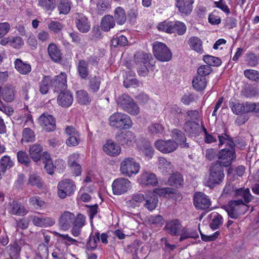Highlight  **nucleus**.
<instances>
[{
  "label": "nucleus",
  "mask_w": 259,
  "mask_h": 259,
  "mask_svg": "<svg viewBox=\"0 0 259 259\" xmlns=\"http://www.w3.org/2000/svg\"><path fill=\"white\" fill-rule=\"evenodd\" d=\"M223 208L226 211L229 218L237 219L243 214L247 210L248 206L241 199L230 201Z\"/></svg>",
  "instance_id": "nucleus-1"
},
{
  "label": "nucleus",
  "mask_w": 259,
  "mask_h": 259,
  "mask_svg": "<svg viewBox=\"0 0 259 259\" xmlns=\"http://www.w3.org/2000/svg\"><path fill=\"white\" fill-rule=\"evenodd\" d=\"M118 106L132 115H137L140 109L135 101L130 96L123 94L116 99Z\"/></svg>",
  "instance_id": "nucleus-2"
},
{
  "label": "nucleus",
  "mask_w": 259,
  "mask_h": 259,
  "mask_svg": "<svg viewBox=\"0 0 259 259\" xmlns=\"http://www.w3.org/2000/svg\"><path fill=\"white\" fill-rule=\"evenodd\" d=\"M159 30L168 33H176L179 35H183L186 31L187 27L184 23L177 21H164L159 23L157 26Z\"/></svg>",
  "instance_id": "nucleus-3"
},
{
  "label": "nucleus",
  "mask_w": 259,
  "mask_h": 259,
  "mask_svg": "<svg viewBox=\"0 0 259 259\" xmlns=\"http://www.w3.org/2000/svg\"><path fill=\"white\" fill-rule=\"evenodd\" d=\"M109 121L110 126L119 129H129L133 125L132 121L128 115L118 112L110 116Z\"/></svg>",
  "instance_id": "nucleus-4"
},
{
  "label": "nucleus",
  "mask_w": 259,
  "mask_h": 259,
  "mask_svg": "<svg viewBox=\"0 0 259 259\" xmlns=\"http://www.w3.org/2000/svg\"><path fill=\"white\" fill-rule=\"evenodd\" d=\"M223 167L219 162L211 164L209 168V176L207 181V185L213 188L220 184L224 178Z\"/></svg>",
  "instance_id": "nucleus-5"
},
{
  "label": "nucleus",
  "mask_w": 259,
  "mask_h": 259,
  "mask_svg": "<svg viewBox=\"0 0 259 259\" xmlns=\"http://www.w3.org/2000/svg\"><path fill=\"white\" fill-rule=\"evenodd\" d=\"M139 163L133 157L125 158L120 163V171L125 177H130L137 174L140 170Z\"/></svg>",
  "instance_id": "nucleus-6"
},
{
  "label": "nucleus",
  "mask_w": 259,
  "mask_h": 259,
  "mask_svg": "<svg viewBox=\"0 0 259 259\" xmlns=\"http://www.w3.org/2000/svg\"><path fill=\"white\" fill-rule=\"evenodd\" d=\"M57 194L61 199H64L71 196L76 190V185L71 179H64L59 182Z\"/></svg>",
  "instance_id": "nucleus-7"
},
{
  "label": "nucleus",
  "mask_w": 259,
  "mask_h": 259,
  "mask_svg": "<svg viewBox=\"0 0 259 259\" xmlns=\"http://www.w3.org/2000/svg\"><path fill=\"white\" fill-rule=\"evenodd\" d=\"M153 54L159 61L167 62L172 58V53L169 49L163 43L156 41L153 45Z\"/></svg>",
  "instance_id": "nucleus-8"
},
{
  "label": "nucleus",
  "mask_w": 259,
  "mask_h": 259,
  "mask_svg": "<svg viewBox=\"0 0 259 259\" xmlns=\"http://www.w3.org/2000/svg\"><path fill=\"white\" fill-rule=\"evenodd\" d=\"M218 159L215 162H219L223 167L230 166L236 159V153L234 148L222 149L218 154Z\"/></svg>",
  "instance_id": "nucleus-9"
},
{
  "label": "nucleus",
  "mask_w": 259,
  "mask_h": 259,
  "mask_svg": "<svg viewBox=\"0 0 259 259\" xmlns=\"http://www.w3.org/2000/svg\"><path fill=\"white\" fill-rule=\"evenodd\" d=\"M50 88L54 93H59L67 88V75L61 72L59 75L50 78Z\"/></svg>",
  "instance_id": "nucleus-10"
},
{
  "label": "nucleus",
  "mask_w": 259,
  "mask_h": 259,
  "mask_svg": "<svg viewBox=\"0 0 259 259\" xmlns=\"http://www.w3.org/2000/svg\"><path fill=\"white\" fill-rule=\"evenodd\" d=\"M131 186V183L127 179H116L112 185L113 193L115 195H121L130 189Z\"/></svg>",
  "instance_id": "nucleus-11"
},
{
  "label": "nucleus",
  "mask_w": 259,
  "mask_h": 259,
  "mask_svg": "<svg viewBox=\"0 0 259 259\" xmlns=\"http://www.w3.org/2000/svg\"><path fill=\"white\" fill-rule=\"evenodd\" d=\"M38 122L47 132L54 131L56 128L55 118L51 115L44 113L38 118Z\"/></svg>",
  "instance_id": "nucleus-12"
},
{
  "label": "nucleus",
  "mask_w": 259,
  "mask_h": 259,
  "mask_svg": "<svg viewBox=\"0 0 259 259\" xmlns=\"http://www.w3.org/2000/svg\"><path fill=\"white\" fill-rule=\"evenodd\" d=\"M155 148L163 153H169L175 151L177 149V144L173 140H157L155 142Z\"/></svg>",
  "instance_id": "nucleus-13"
},
{
  "label": "nucleus",
  "mask_w": 259,
  "mask_h": 259,
  "mask_svg": "<svg viewBox=\"0 0 259 259\" xmlns=\"http://www.w3.org/2000/svg\"><path fill=\"white\" fill-rule=\"evenodd\" d=\"M74 21L77 29L81 33L89 31L91 25L88 18L82 13H75L73 17Z\"/></svg>",
  "instance_id": "nucleus-14"
},
{
  "label": "nucleus",
  "mask_w": 259,
  "mask_h": 259,
  "mask_svg": "<svg viewBox=\"0 0 259 259\" xmlns=\"http://www.w3.org/2000/svg\"><path fill=\"white\" fill-rule=\"evenodd\" d=\"M76 221V217L73 213L66 211L61 215L59 220L60 228L63 231L68 230Z\"/></svg>",
  "instance_id": "nucleus-15"
},
{
  "label": "nucleus",
  "mask_w": 259,
  "mask_h": 259,
  "mask_svg": "<svg viewBox=\"0 0 259 259\" xmlns=\"http://www.w3.org/2000/svg\"><path fill=\"white\" fill-rule=\"evenodd\" d=\"M139 183L145 186H155L158 184L156 175L150 171L144 170L138 179Z\"/></svg>",
  "instance_id": "nucleus-16"
},
{
  "label": "nucleus",
  "mask_w": 259,
  "mask_h": 259,
  "mask_svg": "<svg viewBox=\"0 0 259 259\" xmlns=\"http://www.w3.org/2000/svg\"><path fill=\"white\" fill-rule=\"evenodd\" d=\"M194 204L198 209H206L210 205V200L208 197L201 192L195 194L194 196Z\"/></svg>",
  "instance_id": "nucleus-17"
},
{
  "label": "nucleus",
  "mask_w": 259,
  "mask_h": 259,
  "mask_svg": "<svg viewBox=\"0 0 259 259\" xmlns=\"http://www.w3.org/2000/svg\"><path fill=\"white\" fill-rule=\"evenodd\" d=\"M195 0H176V6L182 15H189L193 11Z\"/></svg>",
  "instance_id": "nucleus-18"
},
{
  "label": "nucleus",
  "mask_w": 259,
  "mask_h": 259,
  "mask_svg": "<svg viewBox=\"0 0 259 259\" xmlns=\"http://www.w3.org/2000/svg\"><path fill=\"white\" fill-rule=\"evenodd\" d=\"M182 225L178 220H172L166 222L165 231L172 236H179Z\"/></svg>",
  "instance_id": "nucleus-19"
},
{
  "label": "nucleus",
  "mask_w": 259,
  "mask_h": 259,
  "mask_svg": "<svg viewBox=\"0 0 259 259\" xmlns=\"http://www.w3.org/2000/svg\"><path fill=\"white\" fill-rule=\"evenodd\" d=\"M73 101V97L72 93L66 90L59 93L57 97V103L59 105L65 108L70 106Z\"/></svg>",
  "instance_id": "nucleus-20"
},
{
  "label": "nucleus",
  "mask_w": 259,
  "mask_h": 259,
  "mask_svg": "<svg viewBox=\"0 0 259 259\" xmlns=\"http://www.w3.org/2000/svg\"><path fill=\"white\" fill-rule=\"evenodd\" d=\"M171 137L173 141L177 144V147L179 145L181 148L189 147V144L186 143V137L181 131L177 128L174 129L171 132Z\"/></svg>",
  "instance_id": "nucleus-21"
},
{
  "label": "nucleus",
  "mask_w": 259,
  "mask_h": 259,
  "mask_svg": "<svg viewBox=\"0 0 259 259\" xmlns=\"http://www.w3.org/2000/svg\"><path fill=\"white\" fill-rule=\"evenodd\" d=\"M85 217L81 213H78L76 217V221L72 225V228L71 230V234L74 237H78L81 233V229L84 226Z\"/></svg>",
  "instance_id": "nucleus-22"
},
{
  "label": "nucleus",
  "mask_w": 259,
  "mask_h": 259,
  "mask_svg": "<svg viewBox=\"0 0 259 259\" xmlns=\"http://www.w3.org/2000/svg\"><path fill=\"white\" fill-rule=\"evenodd\" d=\"M10 213L18 216H24L28 213V210L20 202L13 200L9 204Z\"/></svg>",
  "instance_id": "nucleus-23"
},
{
  "label": "nucleus",
  "mask_w": 259,
  "mask_h": 259,
  "mask_svg": "<svg viewBox=\"0 0 259 259\" xmlns=\"http://www.w3.org/2000/svg\"><path fill=\"white\" fill-rule=\"evenodd\" d=\"M32 222L34 225L39 227H47L55 224V220L52 218L32 216Z\"/></svg>",
  "instance_id": "nucleus-24"
},
{
  "label": "nucleus",
  "mask_w": 259,
  "mask_h": 259,
  "mask_svg": "<svg viewBox=\"0 0 259 259\" xmlns=\"http://www.w3.org/2000/svg\"><path fill=\"white\" fill-rule=\"evenodd\" d=\"M23 245L24 242L21 240L15 241L13 244L9 245L7 248L8 256L19 258L21 247Z\"/></svg>",
  "instance_id": "nucleus-25"
},
{
  "label": "nucleus",
  "mask_w": 259,
  "mask_h": 259,
  "mask_svg": "<svg viewBox=\"0 0 259 259\" xmlns=\"http://www.w3.org/2000/svg\"><path fill=\"white\" fill-rule=\"evenodd\" d=\"M144 201L145 202L144 206L151 211L157 207L158 201V197L154 193L149 192L145 195Z\"/></svg>",
  "instance_id": "nucleus-26"
},
{
  "label": "nucleus",
  "mask_w": 259,
  "mask_h": 259,
  "mask_svg": "<svg viewBox=\"0 0 259 259\" xmlns=\"http://www.w3.org/2000/svg\"><path fill=\"white\" fill-rule=\"evenodd\" d=\"M103 150L107 155L110 156H117L120 153L121 150L118 144L109 141L103 146Z\"/></svg>",
  "instance_id": "nucleus-27"
},
{
  "label": "nucleus",
  "mask_w": 259,
  "mask_h": 259,
  "mask_svg": "<svg viewBox=\"0 0 259 259\" xmlns=\"http://www.w3.org/2000/svg\"><path fill=\"white\" fill-rule=\"evenodd\" d=\"M48 52L50 58L55 62L61 60L62 54L56 44L51 43L48 47Z\"/></svg>",
  "instance_id": "nucleus-28"
},
{
  "label": "nucleus",
  "mask_w": 259,
  "mask_h": 259,
  "mask_svg": "<svg viewBox=\"0 0 259 259\" xmlns=\"http://www.w3.org/2000/svg\"><path fill=\"white\" fill-rule=\"evenodd\" d=\"M15 68L21 74H28L31 71V65L26 62H23L21 59L17 58L14 61Z\"/></svg>",
  "instance_id": "nucleus-29"
},
{
  "label": "nucleus",
  "mask_w": 259,
  "mask_h": 259,
  "mask_svg": "<svg viewBox=\"0 0 259 259\" xmlns=\"http://www.w3.org/2000/svg\"><path fill=\"white\" fill-rule=\"evenodd\" d=\"M188 44L191 50L201 54L204 51L202 47V41L198 37L192 36L188 41Z\"/></svg>",
  "instance_id": "nucleus-30"
},
{
  "label": "nucleus",
  "mask_w": 259,
  "mask_h": 259,
  "mask_svg": "<svg viewBox=\"0 0 259 259\" xmlns=\"http://www.w3.org/2000/svg\"><path fill=\"white\" fill-rule=\"evenodd\" d=\"M184 179L182 175L179 172L173 173L168 179V184L176 188L183 186Z\"/></svg>",
  "instance_id": "nucleus-31"
},
{
  "label": "nucleus",
  "mask_w": 259,
  "mask_h": 259,
  "mask_svg": "<svg viewBox=\"0 0 259 259\" xmlns=\"http://www.w3.org/2000/svg\"><path fill=\"white\" fill-rule=\"evenodd\" d=\"M115 26L113 16L110 15L104 16L101 21V27L104 31L108 32Z\"/></svg>",
  "instance_id": "nucleus-32"
},
{
  "label": "nucleus",
  "mask_w": 259,
  "mask_h": 259,
  "mask_svg": "<svg viewBox=\"0 0 259 259\" xmlns=\"http://www.w3.org/2000/svg\"><path fill=\"white\" fill-rule=\"evenodd\" d=\"M179 236H180L179 238L180 242H182L189 238L196 239L199 237L196 231L183 226L182 227V230H181Z\"/></svg>",
  "instance_id": "nucleus-33"
},
{
  "label": "nucleus",
  "mask_w": 259,
  "mask_h": 259,
  "mask_svg": "<svg viewBox=\"0 0 259 259\" xmlns=\"http://www.w3.org/2000/svg\"><path fill=\"white\" fill-rule=\"evenodd\" d=\"M114 19L120 25L124 24L126 20V15L123 8L117 7L114 11Z\"/></svg>",
  "instance_id": "nucleus-34"
},
{
  "label": "nucleus",
  "mask_w": 259,
  "mask_h": 259,
  "mask_svg": "<svg viewBox=\"0 0 259 259\" xmlns=\"http://www.w3.org/2000/svg\"><path fill=\"white\" fill-rule=\"evenodd\" d=\"M42 150V146L38 144H35L30 147L29 154L34 161L37 162L40 160Z\"/></svg>",
  "instance_id": "nucleus-35"
},
{
  "label": "nucleus",
  "mask_w": 259,
  "mask_h": 259,
  "mask_svg": "<svg viewBox=\"0 0 259 259\" xmlns=\"http://www.w3.org/2000/svg\"><path fill=\"white\" fill-rule=\"evenodd\" d=\"M116 139L119 144L130 146L132 143V133L128 132L126 133L120 132L116 136Z\"/></svg>",
  "instance_id": "nucleus-36"
},
{
  "label": "nucleus",
  "mask_w": 259,
  "mask_h": 259,
  "mask_svg": "<svg viewBox=\"0 0 259 259\" xmlns=\"http://www.w3.org/2000/svg\"><path fill=\"white\" fill-rule=\"evenodd\" d=\"M234 196L236 197H241L244 199V203H248L251 201L253 198V196L250 193L249 189L248 188H240L236 189L235 191Z\"/></svg>",
  "instance_id": "nucleus-37"
},
{
  "label": "nucleus",
  "mask_w": 259,
  "mask_h": 259,
  "mask_svg": "<svg viewBox=\"0 0 259 259\" xmlns=\"http://www.w3.org/2000/svg\"><path fill=\"white\" fill-rule=\"evenodd\" d=\"M206 84L207 81L205 77L197 75L193 78L192 85L196 91H203L206 88Z\"/></svg>",
  "instance_id": "nucleus-38"
},
{
  "label": "nucleus",
  "mask_w": 259,
  "mask_h": 259,
  "mask_svg": "<svg viewBox=\"0 0 259 259\" xmlns=\"http://www.w3.org/2000/svg\"><path fill=\"white\" fill-rule=\"evenodd\" d=\"M173 165L163 157H159L158 159V169L163 175L169 173L172 168Z\"/></svg>",
  "instance_id": "nucleus-39"
},
{
  "label": "nucleus",
  "mask_w": 259,
  "mask_h": 259,
  "mask_svg": "<svg viewBox=\"0 0 259 259\" xmlns=\"http://www.w3.org/2000/svg\"><path fill=\"white\" fill-rule=\"evenodd\" d=\"M79 76L82 79H85L89 75L88 63L84 60H79L77 65Z\"/></svg>",
  "instance_id": "nucleus-40"
},
{
  "label": "nucleus",
  "mask_w": 259,
  "mask_h": 259,
  "mask_svg": "<svg viewBox=\"0 0 259 259\" xmlns=\"http://www.w3.org/2000/svg\"><path fill=\"white\" fill-rule=\"evenodd\" d=\"M218 137L219 140V146H221L226 143V146L229 148H234L235 147L234 141L232 137L227 134H218Z\"/></svg>",
  "instance_id": "nucleus-41"
},
{
  "label": "nucleus",
  "mask_w": 259,
  "mask_h": 259,
  "mask_svg": "<svg viewBox=\"0 0 259 259\" xmlns=\"http://www.w3.org/2000/svg\"><path fill=\"white\" fill-rule=\"evenodd\" d=\"M151 57V55L142 52H137L134 55L135 62L137 64L139 65H146L149 63Z\"/></svg>",
  "instance_id": "nucleus-42"
},
{
  "label": "nucleus",
  "mask_w": 259,
  "mask_h": 259,
  "mask_svg": "<svg viewBox=\"0 0 259 259\" xmlns=\"http://www.w3.org/2000/svg\"><path fill=\"white\" fill-rule=\"evenodd\" d=\"M76 99L78 102L81 105L89 104L92 100V98L88 92L82 90L76 92Z\"/></svg>",
  "instance_id": "nucleus-43"
},
{
  "label": "nucleus",
  "mask_w": 259,
  "mask_h": 259,
  "mask_svg": "<svg viewBox=\"0 0 259 259\" xmlns=\"http://www.w3.org/2000/svg\"><path fill=\"white\" fill-rule=\"evenodd\" d=\"M184 128L186 133L193 136L198 133L199 124L195 121L189 120L185 122Z\"/></svg>",
  "instance_id": "nucleus-44"
},
{
  "label": "nucleus",
  "mask_w": 259,
  "mask_h": 259,
  "mask_svg": "<svg viewBox=\"0 0 259 259\" xmlns=\"http://www.w3.org/2000/svg\"><path fill=\"white\" fill-rule=\"evenodd\" d=\"M71 2L70 0H60L58 9L60 14L66 15L70 11Z\"/></svg>",
  "instance_id": "nucleus-45"
},
{
  "label": "nucleus",
  "mask_w": 259,
  "mask_h": 259,
  "mask_svg": "<svg viewBox=\"0 0 259 259\" xmlns=\"http://www.w3.org/2000/svg\"><path fill=\"white\" fill-rule=\"evenodd\" d=\"M100 241V233L95 232V234L91 235L87 244V248L89 250H94L97 247V242Z\"/></svg>",
  "instance_id": "nucleus-46"
},
{
  "label": "nucleus",
  "mask_w": 259,
  "mask_h": 259,
  "mask_svg": "<svg viewBox=\"0 0 259 259\" xmlns=\"http://www.w3.org/2000/svg\"><path fill=\"white\" fill-rule=\"evenodd\" d=\"M38 5L47 12H52L56 7V0H38Z\"/></svg>",
  "instance_id": "nucleus-47"
},
{
  "label": "nucleus",
  "mask_w": 259,
  "mask_h": 259,
  "mask_svg": "<svg viewBox=\"0 0 259 259\" xmlns=\"http://www.w3.org/2000/svg\"><path fill=\"white\" fill-rule=\"evenodd\" d=\"M28 184L32 186H35L38 188L42 187L43 182L39 176L35 173H32L29 175L28 179Z\"/></svg>",
  "instance_id": "nucleus-48"
},
{
  "label": "nucleus",
  "mask_w": 259,
  "mask_h": 259,
  "mask_svg": "<svg viewBox=\"0 0 259 259\" xmlns=\"http://www.w3.org/2000/svg\"><path fill=\"white\" fill-rule=\"evenodd\" d=\"M13 166V162L10 157L8 155L3 156L0 160V169L2 172H5L7 169Z\"/></svg>",
  "instance_id": "nucleus-49"
},
{
  "label": "nucleus",
  "mask_w": 259,
  "mask_h": 259,
  "mask_svg": "<svg viewBox=\"0 0 259 259\" xmlns=\"http://www.w3.org/2000/svg\"><path fill=\"white\" fill-rule=\"evenodd\" d=\"M3 99L7 102H11L14 100L15 95L12 88L5 87L2 91Z\"/></svg>",
  "instance_id": "nucleus-50"
},
{
  "label": "nucleus",
  "mask_w": 259,
  "mask_h": 259,
  "mask_svg": "<svg viewBox=\"0 0 259 259\" xmlns=\"http://www.w3.org/2000/svg\"><path fill=\"white\" fill-rule=\"evenodd\" d=\"M17 157L20 163L26 166L30 165L31 160L25 151L22 150L19 151L17 153Z\"/></svg>",
  "instance_id": "nucleus-51"
},
{
  "label": "nucleus",
  "mask_w": 259,
  "mask_h": 259,
  "mask_svg": "<svg viewBox=\"0 0 259 259\" xmlns=\"http://www.w3.org/2000/svg\"><path fill=\"white\" fill-rule=\"evenodd\" d=\"M203 61L210 67L219 66L222 64V61L219 58L208 55L203 56Z\"/></svg>",
  "instance_id": "nucleus-52"
},
{
  "label": "nucleus",
  "mask_w": 259,
  "mask_h": 259,
  "mask_svg": "<svg viewBox=\"0 0 259 259\" xmlns=\"http://www.w3.org/2000/svg\"><path fill=\"white\" fill-rule=\"evenodd\" d=\"M101 84V78L99 76L92 77L89 80V89L94 93L98 92Z\"/></svg>",
  "instance_id": "nucleus-53"
},
{
  "label": "nucleus",
  "mask_w": 259,
  "mask_h": 259,
  "mask_svg": "<svg viewBox=\"0 0 259 259\" xmlns=\"http://www.w3.org/2000/svg\"><path fill=\"white\" fill-rule=\"evenodd\" d=\"M50 77L49 76H45L39 82V91L42 94H46L50 87Z\"/></svg>",
  "instance_id": "nucleus-54"
},
{
  "label": "nucleus",
  "mask_w": 259,
  "mask_h": 259,
  "mask_svg": "<svg viewBox=\"0 0 259 259\" xmlns=\"http://www.w3.org/2000/svg\"><path fill=\"white\" fill-rule=\"evenodd\" d=\"M223 217L217 213L209 224L210 228L213 230L219 229L220 226L223 224Z\"/></svg>",
  "instance_id": "nucleus-55"
},
{
  "label": "nucleus",
  "mask_w": 259,
  "mask_h": 259,
  "mask_svg": "<svg viewBox=\"0 0 259 259\" xmlns=\"http://www.w3.org/2000/svg\"><path fill=\"white\" fill-rule=\"evenodd\" d=\"M110 8V4L107 0H100L97 3V10L98 13L101 14Z\"/></svg>",
  "instance_id": "nucleus-56"
},
{
  "label": "nucleus",
  "mask_w": 259,
  "mask_h": 259,
  "mask_svg": "<svg viewBox=\"0 0 259 259\" xmlns=\"http://www.w3.org/2000/svg\"><path fill=\"white\" fill-rule=\"evenodd\" d=\"M38 256L40 259H48L49 248L45 244H40L38 247Z\"/></svg>",
  "instance_id": "nucleus-57"
},
{
  "label": "nucleus",
  "mask_w": 259,
  "mask_h": 259,
  "mask_svg": "<svg viewBox=\"0 0 259 259\" xmlns=\"http://www.w3.org/2000/svg\"><path fill=\"white\" fill-rule=\"evenodd\" d=\"M176 190L171 188H155L154 192L157 193L160 196L166 197L167 195L175 194Z\"/></svg>",
  "instance_id": "nucleus-58"
},
{
  "label": "nucleus",
  "mask_w": 259,
  "mask_h": 259,
  "mask_svg": "<svg viewBox=\"0 0 259 259\" xmlns=\"http://www.w3.org/2000/svg\"><path fill=\"white\" fill-rule=\"evenodd\" d=\"M49 29L55 33H58L64 28V25L60 22L58 21H51L48 24Z\"/></svg>",
  "instance_id": "nucleus-59"
},
{
  "label": "nucleus",
  "mask_w": 259,
  "mask_h": 259,
  "mask_svg": "<svg viewBox=\"0 0 259 259\" xmlns=\"http://www.w3.org/2000/svg\"><path fill=\"white\" fill-rule=\"evenodd\" d=\"M229 105L231 108L232 112L234 114L236 115L244 114L243 110V103L241 104L240 103H234L233 102H230Z\"/></svg>",
  "instance_id": "nucleus-60"
},
{
  "label": "nucleus",
  "mask_w": 259,
  "mask_h": 259,
  "mask_svg": "<svg viewBox=\"0 0 259 259\" xmlns=\"http://www.w3.org/2000/svg\"><path fill=\"white\" fill-rule=\"evenodd\" d=\"M127 39L126 37L123 35H120L116 38H114L112 41V45L114 47H122L127 44Z\"/></svg>",
  "instance_id": "nucleus-61"
},
{
  "label": "nucleus",
  "mask_w": 259,
  "mask_h": 259,
  "mask_svg": "<svg viewBox=\"0 0 259 259\" xmlns=\"http://www.w3.org/2000/svg\"><path fill=\"white\" fill-rule=\"evenodd\" d=\"M245 76L253 81L259 80V72L252 69L246 70L244 72Z\"/></svg>",
  "instance_id": "nucleus-62"
},
{
  "label": "nucleus",
  "mask_w": 259,
  "mask_h": 259,
  "mask_svg": "<svg viewBox=\"0 0 259 259\" xmlns=\"http://www.w3.org/2000/svg\"><path fill=\"white\" fill-rule=\"evenodd\" d=\"M244 95L246 97H252L257 94L258 90L256 88L251 86L248 85L246 86L243 91Z\"/></svg>",
  "instance_id": "nucleus-63"
},
{
  "label": "nucleus",
  "mask_w": 259,
  "mask_h": 259,
  "mask_svg": "<svg viewBox=\"0 0 259 259\" xmlns=\"http://www.w3.org/2000/svg\"><path fill=\"white\" fill-rule=\"evenodd\" d=\"M23 139L27 142H32L34 139V134L30 128H25L23 131Z\"/></svg>",
  "instance_id": "nucleus-64"
}]
</instances>
